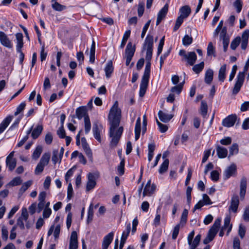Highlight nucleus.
I'll use <instances>...</instances> for the list:
<instances>
[{
  "instance_id": "1",
  "label": "nucleus",
  "mask_w": 249,
  "mask_h": 249,
  "mask_svg": "<svg viewBox=\"0 0 249 249\" xmlns=\"http://www.w3.org/2000/svg\"><path fill=\"white\" fill-rule=\"evenodd\" d=\"M121 117V110L119 108L118 101H115L108 114L110 124L109 132V136L111 138L110 146L112 148L116 147L124 130L122 126L117 128L120 124Z\"/></svg>"
},
{
  "instance_id": "2",
  "label": "nucleus",
  "mask_w": 249,
  "mask_h": 249,
  "mask_svg": "<svg viewBox=\"0 0 249 249\" xmlns=\"http://www.w3.org/2000/svg\"><path fill=\"white\" fill-rule=\"evenodd\" d=\"M154 44V37L152 35H147L142 45V51L146 50L145 60L146 61L143 75L140 84L139 95L143 97L147 89L150 73L151 62Z\"/></svg>"
},
{
  "instance_id": "3",
  "label": "nucleus",
  "mask_w": 249,
  "mask_h": 249,
  "mask_svg": "<svg viewBox=\"0 0 249 249\" xmlns=\"http://www.w3.org/2000/svg\"><path fill=\"white\" fill-rule=\"evenodd\" d=\"M29 214L26 208H22L21 209V215L18 218L17 221V225L18 226L21 230L25 229L24 222L26 223V227L29 229L31 227L28 221Z\"/></svg>"
},
{
  "instance_id": "4",
  "label": "nucleus",
  "mask_w": 249,
  "mask_h": 249,
  "mask_svg": "<svg viewBox=\"0 0 249 249\" xmlns=\"http://www.w3.org/2000/svg\"><path fill=\"white\" fill-rule=\"evenodd\" d=\"M50 159V154L49 153H44L41 157L39 162L37 164L35 170V173L38 175L41 173L45 167L49 162Z\"/></svg>"
},
{
  "instance_id": "5",
  "label": "nucleus",
  "mask_w": 249,
  "mask_h": 249,
  "mask_svg": "<svg viewBox=\"0 0 249 249\" xmlns=\"http://www.w3.org/2000/svg\"><path fill=\"white\" fill-rule=\"evenodd\" d=\"M245 80V71H240L236 77V81L232 89V94L236 95L240 91Z\"/></svg>"
},
{
  "instance_id": "6",
  "label": "nucleus",
  "mask_w": 249,
  "mask_h": 249,
  "mask_svg": "<svg viewBox=\"0 0 249 249\" xmlns=\"http://www.w3.org/2000/svg\"><path fill=\"white\" fill-rule=\"evenodd\" d=\"M195 235L194 231H192L188 235L187 241L191 249H195L199 245L201 239V235H197L193 240Z\"/></svg>"
},
{
  "instance_id": "7",
  "label": "nucleus",
  "mask_w": 249,
  "mask_h": 249,
  "mask_svg": "<svg viewBox=\"0 0 249 249\" xmlns=\"http://www.w3.org/2000/svg\"><path fill=\"white\" fill-rule=\"evenodd\" d=\"M220 39L222 41L223 46V50L225 52H227L230 42V38L227 35V27H224L220 33Z\"/></svg>"
},
{
  "instance_id": "8",
  "label": "nucleus",
  "mask_w": 249,
  "mask_h": 249,
  "mask_svg": "<svg viewBox=\"0 0 249 249\" xmlns=\"http://www.w3.org/2000/svg\"><path fill=\"white\" fill-rule=\"evenodd\" d=\"M239 204V196L234 194L232 196L231 200L230 205L229 207V212L230 213L233 212L236 213L237 212Z\"/></svg>"
},
{
  "instance_id": "9",
  "label": "nucleus",
  "mask_w": 249,
  "mask_h": 249,
  "mask_svg": "<svg viewBox=\"0 0 249 249\" xmlns=\"http://www.w3.org/2000/svg\"><path fill=\"white\" fill-rule=\"evenodd\" d=\"M237 120L235 114L230 115L222 121V125L227 127H230L234 125Z\"/></svg>"
},
{
  "instance_id": "10",
  "label": "nucleus",
  "mask_w": 249,
  "mask_h": 249,
  "mask_svg": "<svg viewBox=\"0 0 249 249\" xmlns=\"http://www.w3.org/2000/svg\"><path fill=\"white\" fill-rule=\"evenodd\" d=\"M156 188V186L154 184H151V180H148L144 188L143 196H150L151 195L154 193Z\"/></svg>"
},
{
  "instance_id": "11",
  "label": "nucleus",
  "mask_w": 249,
  "mask_h": 249,
  "mask_svg": "<svg viewBox=\"0 0 249 249\" xmlns=\"http://www.w3.org/2000/svg\"><path fill=\"white\" fill-rule=\"evenodd\" d=\"M0 42L2 45L9 49L13 47V44L11 41L8 37L2 31H0Z\"/></svg>"
},
{
  "instance_id": "12",
  "label": "nucleus",
  "mask_w": 249,
  "mask_h": 249,
  "mask_svg": "<svg viewBox=\"0 0 249 249\" xmlns=\"http://www.w3.org/2000/svg\"><path fill=\"white\" fill-rule=\"evenodd\" d=\"M236 173V166L234 163L231 164L226 169L223 173L225 179L229 178L231 177L234 176Z\"/></svg>"
},
{
  "instance_id": "13",
  "label": "nucleus",
  "mask_w": 249,
  "mask_h": 249,
  "mask_svg": "<svg viewBox=\"0 0 249 249\" xmlns=\"http://www.w3.org/2000/svg\"><path fill=\"white\" fill-rule=\"evenodd\" d=\"M168 10V4L166 3L163 8L159 12L156 21V25H158L161 20L165 17Z\"/></svg>"
},
{
  "instance_id": "14",
  "label": "nucleus",
  "mask_w": 249,
  "mask_h": 249,
  "mask_svg": "<svg viewBox=\"0 0 249 249\" xmlns=\"http://www.w3.org/2000/svg\"><path fill=\"white\" fill-rule=\"evenodd\" d=\"M78 247L77 234L76 231H73L71 232L70 237L69 249H77Z\"/></svg>"
},
{
  "instance_id": "15",
  "label": "nucleus",
  "mask_w": 249,
  "mask_h": 249,
  "mask_svg": "<svg viewBox=\"0 0 249 249\" xmlns=\"http://www.w3.org/2000/svg\"><path fill=\"white\" fill-rule=\"evenodd\" d=\"M113 236L114 233L110 232L104 237L102 243V249H107L113 240Z\"/></svg>"
},
{
  "instance_id": "16",
  "label": "nucleus",
  "mask_w": 249,
  "mask_h": 249,
  "mask_svg": "<svg viewBox=\"0 0 249 249\" xmlns=\"http://www.w3.org/2000/svg\"><path fill=\"white\" fill-rule=\"evenodd\" d=\"M88 182L87 183L86 190L89 191L92 189L96 185L95 178L94 175L92 173H89L88 175Z\"/></svg>"
},
{
  "instance_id": "17",
  "label": "nucleus",
  "mask_w": 249,
  "mask_h": 249,
  "mask_svg": "<svg viewBox=\"0 0 249 249\" xmlns=\"http://www.w3.org/2000/svg\"><path fill=\"white\" fill-rule=\"evenodd\" d=\"M102 126L100 124L96 123L93 124L92 131L93 135L96 140L98 142H101V138L100 136V132L101 131Z\"/></svg>"
},
{
  "instance_id": "18",
  "label": "nucleus",
  "mask_w": 249,
  "mask_h": 249,
  "mask_svg": "<svg viewBox=\"0 0 249 249\" xmlns=\"http://www.w3.org/2000/svg\"><path fill=\"white\" fill-rule=\"evenodd\" d=\"M76 115L79 120L82 118H85V117L89 116L87 113V110L85 107H80L76 109Z\"/></svg>"
},
{
  "instance_id": "19",
  "label": "nucleus",
  "mask_w": 249,
  "mask_h": 249,
  "mask_svg": "<svg viewBox=\"0 0 249 249\" xmlns=\"http://www.w3.org/2000/svg\"><path fill=\"white\" fill-rule=\"evenodd\" d=\"M135 52V46L132 45L131 42H128L127 44L125 51V57H129L132 58Z\"/></svg>"
},
{
  "instance_id": "20",
  "label": "nucleus",
  "mask_w": 249,
  "mask_h": 249,
  "mask_svg": "<svg viewBox=\"0 0 249 249\" xmlns=\"http://www.w3.org/2000/svg\"><path fill=\"white\" fill-rule=\"evenodd\" d=\"M247 188V180L245 178H243L240 184V196L241 199L244 198Z\"/></svg>"
},
{
  "instance_id": "21",
  "label": "nucleus",
  "mask_w": 249,
  "mask_h": 249,
  "mask_svg": "<svg viewBox=\"0 0 249 249\" xmlns=\"http://www.w3.org/2000/svg\"><path fill=\"white\" fill-rule=\"evenodd\" d=\"M17 40L16 49L18 52H20L23 46V35L22 33H19L16 34Z\"/></svg>"
},
{
  "instance_id": "22",
  "label": "nucleus",
  "mask_w": 249,
  "mask_h": 249,
  "mask_svg": "<svg viewBox=\"0 0 249 249\" xmlns=\"http://www.w3.org/2000/svg\"><path fill=\"white\" fill-rule=\"evenodd\" d=\"M216 150L217 156L219 158L223 159L225 158L227 156L228 150L227 148L221 146L219 145L216 146Z\"/></svg>"
},
{
  "instance_id": "23",
  "label": "nucleus",
  "mask_w": 249,
  "mask_h": 249,
  "mask_svg": "<svg viewBox=\"0 0 249 249\" xmlns=\"http://www.w3.org/2000/svg\"><path fill=\"white\" fill-rule=\"evenodd\" d=\"M249 36V30H246L242 35L241 48L245 50L247 47L248 39Z\"/></svg>"
},
{
  "instance_id": "24",
  "label": "nucleus",
  "mask_w": 249,
  "mask_h": 249,
  "mask_svg": "<svg viewBox=\"0 0 249 249\" xmlns=\"http://www.w3.org/2000/svg\"><path fill=\"white\" fill-rule=\"evenodd\" d=\"M12 119V116H8L3 120L0 124V134L2 133L5 130Z\"/></svg>"
},
{
  "instance_id": "25",
  "label": "nucleus",
  "mask_w": 249,
  "mask_h": 249,
  "mask_svg": "<svg viewBox=\"0 0 249 249\" xmlns=\"http://www.w3.org/2000/svg\"><path fill=\"white\" fill-rule=\"evenodd\" d=\"M158 116L160 120L164 123L168 122L173 117V115L164 113L161 110L159 111Z\"/></svg>"
},
{
  "instance_id": "26",
  "label": "nucleus",
  "mask_w": 249,
  "mask_h": 249,
  "mask_svg": "<svg viewBox=\"0 0 249 249\" xmlns=\"http://www.w3.org/2000/svg\"><path fill=\"white\" fill-rule=\"evenodd\" d=\"M196 55L194 52L187 53V57L185 60H187V63L191 66L194 65L196 60Z\"/></svg>"
},
{
  "instance_id": "27",
  "label": "nucleus",
  "mask_w": 249,
  "mask_h": 249,
  "mask_svg": "<svg viewBox=\"0 0 249 249\" xmlns=\"http://www.w3.org/2000/svg\"><path fill=\"white\" fill-rule=\"evenodd\" d=\"M217 232V231L210 229L208 231L207 237L203 240V243L204 244H207L211 242L214 238Z\"/></svg>"
},
{
  "instance_id": "28",
  "label": "nucleus",
  "mask_w": 249,
  "mask_h": 249,
  "mask_svg": "<svg viewBox=\"0 0 249 249\" xmlns=\"http://www.w3.org/2000/svg\"><path fill=\"white\" fill-rule=\"evenodd\" d=\"M113 70L114 68L113 67L112 61H108L104 70L106 73V76L107 78H109L111 76Z\"/></svg>"
},
{
  "instance_id": "29",
  "label": "nucleus",
  "mask_w": 249,
  "mask_h": 249,
  "mask_svg": "<svg viewBox=\"0 0 249 249\" xmlns=\"http://www.w3.org/2000/svg\"><path fill=\"white\" fill-rule=\"evenodd\" d=\"M227 66L224 64L221 66L218 71V80L221 82H223L226 78V71Z\"/></svg>"
},
{
  "instance_id": "30",
  "label": "nucleus",
  "mask_w": 249,
  "mask_h": 249,
  "mask_svg": "<svg viewBox=\"0 0 249 249\" xmlns=\"http://www.w3.org/2000/svg\"><path fill=\"white\" fill-rule=\"evenodd\" d=\"M141 133V117L139 116L136 121L135 127V139L137 141L140 136Z\"/></svg>"
},
{
  "instance_id": "31",
  "label": "nucleus",
  "mask_w": 249,
  "mask_h": 249,
  "mask_svg": "<svg viewBox=\"0 0 249 249\" xmlns=\"http://www.w3.org/2000/svg\"><path fill=\"white\" fill-rule=\"evenodd\" d=\"M180 12V16L184 18H187L191 13V10L190 7L188 5L182 6L179 10Z\"/></svg>"
},
{
  "instance_id": "32",
  "label": "nucleus",
  "mask_w": 249,
  "mask_h": 249,
  "mask_svg": "<svg viewBox=\"0 0 249 249\" xmlns=\"http://www.w3.org/2000/svg\"><path fill=\"white\" fill-rule=\"evenodd\" d=\"M213 71L212 69L208 70L205 74V82L207 84H210L213 81Z\"/></svg>"
},
{
  "instance_id": "33",
  "label": "nucleus",
  "mask_w": 249,
  "mask_h": 249,
  "mask_svg": "<svg viewBox=\"0 0 249 249\" xmlns=\"http://www.w3.org/2000/svg\"><path fill=\"white\" fill-rule=\"evenodd\" d=\"M43 130V126L42 125H38L32 132V137L34 139H36L40 135Z\"/></svg>"
},
{
  "instance_id": "34",
  "label": "nucleus",
  "mask_w": 249,
  "mask_h": 249,
  "mask_svg": "<svg viewBox=\"0 0 249 249\" xmlns=\"http://www.w3.org/2000/svg\"><path fill=\"white\" fill-rule=\"evenodd\" d=\"M208 111V106L207 102L202 100L201 102V106L200 108V113L201 115L204 117H206Z\"/></svg>"
},
{
  "instance_id": "35",
  "label": "nucleus",
  "mask_w": 249,
  "mask_h": 249,
  "mask_svg": "<svg viewBox=\"0 0 249 249\" xmlns=\"http://www.w3.org/2000/svg\"><path fill=\"white\" fill-rule=\"evenodd\" d=\"M169 163V161L168 159H165L164 160V161L160 166V169L159 170L160 174H162L167 171L168 168Z\"/></svg>"
},
{
  "instance_id": "36",
  "label": "nucleus",
  "mask_w": 249,
  "mask_h": 249,
  "mask_svg": "<svg viewBox=\"0 0 249 249\" xmlns=\"http://www.w3.org/2000/svg\"><path fill=\"white\" fill-rule=\"evenodd\" d=\"M131 33L130 30H127L125 32L123 35V39L120 46V48L121 49H123L125 45V44L127 42V39L130 36Z\"/></svg>"
},
{
  "instance_id": "37",
  "label": "nucleus",
  "mask_w": 249,
  "mask_h": 249,
  "mask_svg": "<svg viewBox=\"0 0 249 249\" xmlns=\"http://www.w3.org/2000/svg\"><path fill=\"white\" fill-rule=\"evenodd\" d=\"M6 164L8 170L12 171L16 166V160H6Z\"/></svg>"
},
{
  "instance_id": "38",
  "label": "nucleus",
  "mask_w": 249,
  "mask_h": 249,
  "mask_svg": "<svg viewBox=\"0 0 249 249\" xmlns=\"http://www.w3.org/2000/svg\"><path fill=\"white\" fill-rule=\"evenodd\" d=\"M188 213V211L186 209L184 210L181 214L180 222L178 224H180V225H181V227H183L186 223Z\"/></svg>"
},
{
  "instance_id": "39",
  "label": "nucleus",
  "mask_w": 249,
  "mask_h": 249,
  "mask_svg": "<svg viewBox=\"0 0 249 249\" xmlns=\"http://www.w3.org/2000/svg\"><path fill=\"white\" fill-rule=\"evenodd\" d=\"M84 127L85 133H89L91 129V123L89 116L85 117L84 120Z\"/></svg>"
},
{
  "instance_id": "40",
  "label": "nucleus",
  "mask_w": 249,
  "mask_h": 249,
  "mask_svg": "<svg viewBox=\"0 0 249 249\" xmlns=\"http://www.w3.org/2000/svg\"><path fill=\"white\" fill-rule=\"evenodd\" d=\"M131 225L130 223L127 224L125 230L123 232L121 239L123 240H126V239L130 232Z\"/></svg>"
},
{
  "instance_id": "41",
  "label": "nucleus",
  "mask_w": 249,
  "mask_h": 249,
  "mask_svg": "<svg viewBox=\"0 0 249 249\" xmlns=\"http://www.w3.org/2000/svg\"><path fill=\"white\" fill-rule=\"evenodd\" d=\"M42 151V147L41 146H37L32 155V158L34 159H37L40 156Z\"/></svg>"
},
{
  "instance_id": "42",
  "label": "nucleus",
  "mask_w": 249,
  "mask_h": 249,
  "mask_svg": "<svg viewBox=\"0 0 249 249\" xmlns=\"http://www.w3.org/2000/svg\"><path fill=\"white\" fill-rule=\"evenodd\" d=\"M229 151V157L231 156L234 154H237L239 151L238 145L235 143H233L232 145L230 147Z\"/></svg>"
},
{
  "instance_id": "43",
  "label": "nucleus",
  "mask_w": 249,
  "mask_h": 249,
  "mask_svg": "<svg viewBox=\"0 0 249 249\" xmlns=\"http://www.w3.org/2000/svg\"><path fill=\"white\" fill-rule=\"evenodd\" d=\"M52 8L55 11H62L66 9V6L60 4L59 3L54 1L52 4Z\"/></svg>"
},
{
  "instance_id": "44",
  "label": "nucleus",
  "mask_w": 249,
  "mask_h": 249,
  "mask_svg": "<svg viewBox=\"0 0 249 249\" xmlns=\"http://www.w3.org/2000/svg\"><path fill=\"white\" fill-rule=\"evenodd\" d=\"M241 42V38L240 36H237L234 38L231 42L230 47L233 50H235L237 47L239 45Z\"/></svg>"
},
{
  "instance_id": "45",
  "label": "nucleus",
  "mask_w": 249,
  "mask_h": 249,
  "mask_svg": "<svg viewBox=\"0 0 249 249\" xmlns=\"http://www.w3.org/2000/svg\"><path fill=\"white\" fill-rule=\"evenodd\" d=\"M193 42V38L192 36L188 35H186L182 38V44L183 45L188 46L190 45Z\"/></svg>"
},
{
  "instance_id": "46",
  "label": "nucleus",
  "mask_w": 249,
  "mask_h": 249,
  "mask_svg": "<svg viewBox=\"0 0 249 249\" xmlns=\"http://www.w3.org/2000/svg\"><path fill=\"white\" fill-rule=\"evenodd\" d=\"M204 67V63L203 62L200 63L198 64H196L193 67V70L196 73H199L202 71Z\"/></svg>"
},
{
  "instance_id": "47",
  "label": "nucleus",
  "mask_w": 249,
  "mask_h": 249,
  "mask_svg": "<svg viewBox=\"0 0 249 249\" xmlns=\"http://www.w3.org/2000/svg\"><path fill=\"white\" fill-rule=\"evenodd\" d=\"M52 161L54 164H56L57 162H60V158L57 150H54L53 153Z\"/></svg>"
},
{
  "instance_id": "48",
  "label": "nucleus",
  "mask_w": 249,
  "mask_h": 249,
  "mask_svg": "<svg viewBox=\"0 0 249 249\" xmlns=\"http://www.w3.org/2000/svg\"><path fill=\"white\" fill-rule=\"evenodd\" d=\"M22 182V180L20 177H15L10 181L9 184L12 186H18L20 185Z\"/></svg>"
},
{
  "instance_id": "49",
  "label": "nucleus",
  "mask_w": 249,
  "mask_h": 249,
  "mask_svg": "<svg viewBox=\"0 0 249 249\" xmlns=\"http://www.w3.org/2000/svg\"><path fill=\"white\" fill-rule=\"evenodd\" d=\"M93 210L92 205L90 204L89 207L88 211V214L87 222L88 223L91 222L93 219Z\"/></svg>"
},
{
  "instance_id": "50",
  "label": "nucleus",
  "mask_w": 249,
  "mask_h": 249,
  "mask_svg": "<svg viewBox=\"0 0 249 249\" xmlns=\"http://www.w3.org/2000/svg\"><path fill=\"white\" fill-rule=\"evenodd\" d=\"M32 180H28L27 182L24 183L19 190L20 193H24L32 184Z\"/></svg>"
},
{
  "instance_id": "51",
  "label": "nucleus",
  "mask_w": 249,
  "mask_h": 249,
  "mask_svg": "<svg viewBox=\"0 0 249 249\" xmlns=\"http://www.w3.org/2000/svg\"><path fill=\"white\" fill-rule=\"evenodd\" d=\"M183 84V83H180L178 85L172 87L171 89V91L172 92H176L178 94H179L182 89Z\"/></svg>"
},
{
  "instance_id": "52",
  "label": "nucleus",
  "mask_w": 249,
  "mask_h": 249,
  "mask_svg": "<svg viewBox=\"0 0 249 249\" xmlns=\"http://www.w3.org/2000/svg\"><path fill=\"white\" fill-rule=\"evenodd\" d=\"M159 210H160V207H159L157 210V213H156V216L153 221V224L155 227H157V226H159L160 224V215L159 213H158Z\"/></svg>"
},
{
  "instance_id": "53",
  "label": "nucleus",
  "mask_w": 249,
  "mask_h": 249,
  "mask_svg": "<svg viewBox=\"0 0 249 249\" xmlns=\"http://www.w3.org/2000/svg\"><path fill=\"white\" fill-rule=\"evenodd\" d=\"M233 5L236 9L237 12L238 13H240L242 10L243 6L242 0H236L233 3Z\"/></svg>"
},
{
  "instance_id": "54",
  "label": "nucleus",
  "mask_w": 249,
  "mask_h": 249,
  "mask_svg": "<svg viewBox=\"0 0 249 249\" xmlns=\"http://www.w3.org/2000/svg\"><path fill=\"white\" fill-rule=\"evenodd\" d=\"M75 168V167L73 166L67 171L65 176L66 182H68L71 177L73 175Z\"/></svg>"
},
{
  "instance_id": "55",
  "label": "nucleus",
  "mask_w": 249,
  "mask_h": 249,
  "mask_svg": "<svg viewBox=\"0 0 249 249\" xmlns=\"http://www.w3.org/2000/svg\"><path fill=\"white\" fill-rule=\"evenodd\" d=\"M180 226H181L178 224L174 227L172 236L173 239L175 240L177 238Z\"/></svg>"
},
{
  "instance_id": "56",
  "label": "nucleus",
  "mask_w": 249,
  "mask_h": 249,
  "mask_svg": "<svg viewBox=\"0 0 249 249\" xmlns=\"http://www.w3.org/2000/svg\"><path fill=\"white\" fill-rule=\"evenodd\" d=\"M215 53V48L213 45L212 42H209L207 47V55H211Z\"/></svg>"
},
{
  "instance_id": "57",
  "label": "nucleus",
  "mask_w": 249,
  "mask_h": 249,
  "mask_svg": "<svg viewBox=\"0 0 249 249\" xmlns=\"http://www.w3.org/2000/svg\"><path fill=\"white\" fill-rule=\"evenodd\" d=\"M223 20H221L219 23H218V26H217V27L216 28V29H215L214 32H213V36L214 37H216L218 36L219 33L220 32V30L223 29Z\"/></svg>"
},
{
  "instance_id": "58",
  "label": "nucleus",
  "mask_w": 249,
  "mask_h": 249,
  "mask_svg": "<svg viewBox=\"0 0 249 249\" xmlns=\"http://www.w3.org/2000/svg\"><path fill=\"white\" fill-rule=\"evenodd\" d=\"M26 106V104L25 102L21 103L17 108V110L15 112L14 115L15 116L18 115L19 113H20L25 108Z\"/></svg>"
},
{
  "instance_id": "59",
  "label": "nucleus",
  "mask_w": 249,
  "mask_h": 249,
  "mask_svg": "<svg viewBox=\"0 0 249 249\" xmlns=\"http://www.w3.org/2000/svg\"><path fill=\"white\" fill-rule=\"evenodd\" d=\"M232 142L231 138L230 137H225L224 139L220 140V142L224 145H228L231 144Z\"/></svg>"
},
{
  "instance_id": "60",
  "label": "nucleus",
  "mask_w": 249,
  "mask_h": 249,
  "mask_svg": "<svg viewBox=\"0 0 249 249\" xmlns=\"http://www.w3.org/2000/svg\"><path fill=\"white\" fill-rule=\"evenodd\" d=\"M144 9V4L143 2H140L138 7V15L141 17L142 16Z\"/></svg>"
},
{
  "instance_id": "61",
  "label": "nucleus",
  "mask_w": 249,
  "mask_h": 249,
  "mask_svg": "<svg viewBox=\"0 0 249 249\" xmlns=\"http://www.w3.org/2000/svg\"><path fill=\"white\" fill-rule=\"evenodd\" d=\"M150 22H151V20H149L144 25V26L142 28V34H141V38H143L144 37L145 34L149 27Z\"/></svg>"
},
{
  "instance_id": "62",
  "label": "nucleus",
  "mask_w": 249,
  "mask_h": 249,
  "mask_svg": "<svg viewBox=\"0 0 249 249\" xmlns=\"http://www.w3.org/2000/svg\"><path fill=\"white\" fill-rule=\"evenodd\" d=\"M221 223V219L220 218H217L216 219L214 223L213 224V226L211 228V229H213L216 231H218V228H219L220 226Z\"/></svg>"
},
{
  "instance_id": "63",
  "label": "nucleus",
  "mask_w": 249,
  "mask_h": 249,
  "mask_svg": "<svg viewBox=\"0 0 249 249\" xmlns=\"http://www.w3.org/2000/svg\"><path fill=\"white\" fill-rule=\"evenodd\" d=\"M233 249H241L240 241L237 237H235L233 239Z\"/></svg>"
},
{
  "instance_id": "64",
  "label": "nucleus",
  "mask_w": 249,
  "mask_h": 249,
  "mask_svg": "<svg viewBox=\"0 0 249 249\" xmlns=\"http://www.w3.org/2000/svg\"><path fill=\"white\" fill-rule=\"evenodd\" d=\"M243 218L245 221H249V207L245 208Z\"/></svg>"
}]
</instances>
